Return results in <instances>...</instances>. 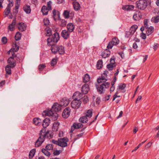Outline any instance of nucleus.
Here are the masks:
<instances>
[{
    "label": "nucleus",
    "mask_w": 159,
    "mask_h": 159,
    "mask_svg": "<svg viewBox=\"0 0 159 159\" xmlns=\"http://www.w3.org/2000/svg\"><path fill=\"white\" fill-rule=\"evenodd\" d=\"M44 129H42L40 131L39 136L35 143V147H39L44 141L45 138L47 137L49 139H51L53 137L52 133L50 134L49 131H45Z\"/></svg>",
    "instance_id": "f257e3e1"
},
{
    "label": "nucleus",
    "mask_w": 159,
    "mask_h": 159,
    "mask_svg": "<svg viewBox=\"0 0 159 159\" xmlns=\"http://www.w3.org/2000/svg\"><path fill=\"white\" fill-rule=\"evenodd\" d=\"M60 39V36L59 34L57 32H55L52 35V37L48 38L47 39L48 45L49 46L55 45L53 43H52L53 42L57 43Z\"/></svg>",
    "instance_id": "f03ea898"
},
{
    "label": "nucleus",
    "mask_w": 159,
    "mask_h": 159,
    "mask_svg": "<svg viewBox=\"0 0 159 159\" xmlns=\"http://www.w3.org/2000/svg\"><path fill=\"white\" fill-rule=\"evenodd\" d=\"M51 50L52 53L56 54L58 52L59 54L63 55L65 52V48L64 46L61 45H55L52 46Z\"/></svg>",
    "instance_id": "7ed1b4c3"
},
{
    "label": "nucleus",
    "mask_w": 159,
    "mask_h": 159,
    "mask_svg": "<svg viewBox=\"0 0 159 159\" xmlns=\"http://www.w3.org/2000/svg\"><path fill=\"white\" fill-rule=\"evenodd\" d=\"M110 84L109 82H105L100 85H96V87L97 91L100 94H102L104 92L105 89L109 87Z\"/></svg>",
    "instance_id": "20e7f679"
},
{
    "label": "nucleus",
    "mask_w": 159,
    "mask_h": 159,
    "mask_svg": "<svg viewBox=\"0 0 159 159\" xmlns=\"http://www.w3.org/2000/svg\"><path fill=\"white\" fill-rule=\"evenodd\" d=\"M137 7L140 10H144L148 6L147 2L143 0H139L136 2Z\"/></svg>",
    "instance_id": "39448f33"
},
{
    "label": "nucleus",
    "mask_w": 159,
    "mask_h": 159,
    "mask_svg": "<svg viewBox=\"0 0 159 159\" xmlns=\"http://www.w3.org/2000/svg\"><path fill=\"white\" fill-rule=\"evenodd\" d=\"M61 105L60 104H59L57 103H55L53 106L52 107V110L55 112V117L54 118V120H56L58 117V115L57 113V112L61 111Z\"/></svg>",
    "instance_id": "423d86ee"
},
{
    "label": "nucleus",
    "mask_w": 159,
    "mask_h": 159,
    "mask_svg": "<svg viewBox=\"0 0 159 159\" xmlns=\"http://www.w3.org/2000/svg\"><path fill=\"white\" fill-rule=\"evenodd\" d=\"M68 141V139L66 137L59 139V144L58 145L62 147H65L67 146V142Z\"/></svg>",
    "instance_id": "0eeeda50"
},
{
    "label": "nucleus",
    "mask_w": 159,
    "mask_h": 159,
    "mask_svg": "<svg viewBox=\"0 0 159 159\" xmlns=\"http://www.w3.org/2000/svg\"><path fill=\"white\" fill-rule=\"evenodd\" d=\"M81 101L79 100H73L71 103V107L74 109H77L80 106Z\"/></svg>",
    "instance_id": "6e6552de"
},
{
    "label": "nucleus",
    "mask_w": 159,
    "mask_h": 159,
    "mask_svg": "<svg viewBox=\"0 0 159 159\" xmlns=\"http://www.w3.org/2000/svg\"><path fill=\"white\" fill-rule=\"evenodd\" d=\"M70 109L69 107L65 108L62 113V117L65 118H67L70 114Z\"/></svg>",
    "instance_id": "1a4fd4ad"
},
{
    "label": "nucleus",
    "mask_w": 159,
    "mask_h": 159,
    "mask_svg": "<svg viewBox=\"0 0 159 159\" xmlns=\"http://www.w3.org/2000/svg\"><path fill=\"white\" fill-rule=\"evenodd\" d=\"M43 116H52V117H54L55 115V112L53 111L52 108L50 110H48L47 111L45 110L43 111L42 113Z\"/></svg>",
    "instance_id": "9d476101"
},
{
    "label": "nucleus",
    "mask_w": 159,
    "mask_h": 159,
    "mask_svg": "<svg viewBox=\"0 0 159 159\" xmlns=\"http://www.w3.org/2000/svg\"><path fill=\"white\" fill-rule=\"evenodd\" d=\"M89 85L87 84H85L82 87L81 90L82 93L83 94H87L89 90Z\"/></svg>",
    "instance_id": "9b49d317"
},
{
    "label": "nucleus",
    "mask_w": 159,
    "mask_h": 159,
    "mask_svg": "<svg viewBox=\"0 0 159 159\" xmlns=\"http://www.w3.org/2000/svg\"><path fill=\"white\" fill-rule=\"evenodd\" d=\"M83 94L79 92H75L72 97V98L74 100H80L82 98Z\"/></svg>",
    "instance_id": "f8f14e48"
},
{
    "label": "nucleus",
    "mask_w": 159,
    "mask_h": 159,
    "mask_svg": "<svg viewBox=\"0 0 159 159\" xmlns=\"http://www.w3.org/2000/svg\"><path fill=\"white\" fill-rule=\"evenodd\" d=\"M70 32L66 30H63L61 33V36L65 39H68L70 37Z\"/></svg>",
    "instance_id": "ddd939ff"
},
{
    "label": "nucleus",
    "mask_w": 159,
    "mask_h": 159,
    "mask_svg": "<svg viewBox=\"0 0 159 159\" xmlns=\"http://www.w3.org/2000/svg\"><path fill=\"white\" fill-rule=\"evenodd\" d=\"M7 63L9 64L12 68H14L16 66V63L14 58L10 57L7 60Z\"/></svg>",
    "instance_id": "4468645a"
},
{
    "label": "nucleus",
    "mask_w": 159,
    "mask_h": 159,
    "mask_svg": "<svg viewBox=\"0 0 159 159\" xmlns=\"http://www.w3.org/2000/svg\"><path fill=\"white\" fill-rule=\"evenodd\" d=\"M70 102L69 99L66 97L63 98L60 101V103L62 106L66 107Z\"/></svg>",
    "instance_id": "2eb2a0df"
},
{
    "label": "nucleus",
    "mask_w": 159,
    "mask_h": 159,
    "mask_svg": "<svg viewBox=\"0 0 159 159\" xmlns=\"http://www.w3.org/2000/svg\"><path fill=\"white\" fill-rule=\"evenodd\" d=\"M52 14L53 18L55 20H56L59 18L60 13L58 10L54 9L52 10Z\"/></svg>",
    "instance_id": "dca6fc26"
},
{
    "label": "nucleus",
    "mask_w": 159,
    "mask_h": 159,
    "mask_svg": "<svg viewBox=\"0 0 159 159\" xmlns=\"http://www.w3.org/2000/svg\"><path fill=\"white\" fill-rule=\"evenodd\" d=\"M111 52L109 50L106 49L103 52H102L101 56L103 58H105L109 57L110 55Z\"/></svg>",
    "instance_id": "f3484780"
},
{
    "label": "nucleus",
    "mask_w": 159,
    "mask_h": 159,
    "mask_svg": "<svg viewBox=\"0 0 159 159\" xmlns=\"http://www.w3.org/2000/svg\"><path fill=\"white\" fill-rule=\"evenodd\" d=\"M50 123V120L49 118H46L43 120L42 126L44 128H47Z\"/></svg>",
    "instance_id": "a211bd4d"
},
{
    "label": "nucleus",
    "mask_w": 159,
    "mask_h": 159,
    "mask_svg": "<svg viewBox=\"0 0 159 159\" xmlns=\"http://www.w3.org/2000/svg\"><path fill=\"white\" fill-rule=\"evenodd\" d=\"M26 25L23 23L20 22L18 24V29L21 31H24L26 29Z\"/></svg>",
    "instance_id": "6ab92c4d"
},
{
    "label": "nucleus",
    "mask_w": 159,
    "mask_h": 159,
    "mask_svg": "<svg viewBox=\"0 0 159 159\" xmlns=\"http://www.w3.org/2000/svg\"><path fill=\"white\" fill-rule=\"evenodd\" d=\"M67 30L70 32L71 33L75 29V26L72 23H70L67 25Z\"/></svg>",
    "instance_id": "aec40b11"
},
{
    "label": "nucleus",
    "mask_w": 159,
    "mask_h": 159,
    "mask_svg": "<svg viewBox=\"0 0 159 159\" xmlns=\"http://www.w3.org/2000/svg\"><path fill=\"white\" fill-rule=\"evenodd\" d=\"M138 26L136 25H132L130 28L129 31L128 32V34H131L132 35L136 31L138 28Z\"/></svg>",
    "instance_id": "412c9836"
},
{
    "label": "nucleus",
    "mask_w": 159,
    "mask_h": 159,
    "mask_svg": "<svg viewBox=\"0 0 159 159\" xmlns=\"http://www.w3.org/2000/svg\"><path fill=\"white\" fill-rule=\"evenodd\" d=\"M33 122V123L36 125L39 126L41 124V120L38 117L34 118Z\"/></svg>",
    "instance_id": "4be33fe9"
},
{
    "label": "nucleus",
    "mask_w": 159,
    "mask_h": 159,
    "mask_svg": "<svg viewBox=\"0 0 159 159\" xmlns=\"http://www.w3.org/2000/svg\"><path fill=\"white\" fill-rule=\"evenodd\" d=\"M134 7L133 5H126L123 6L122 7V9L125 11H130L134 9Z\"/></svg>",
    "instance_id": "5701e85b"
},
{
    "label": "nucleus",
    "mask_w": 159,
    "mask_h": 159,
    "mask_svg": "<svg viewBox=\"0 0 159 159\" xmlns=\"http://www.w3.org/2000/svg\"><path fill=\"white\" fill-rule=\"evenodd\" d=\"M16 23V19L13 20L11 23L8 26L9 29L11 31H13L14 30L15 26Z\"/></svg>",
    "instance_id": "b1692460"
},
{
    "label": "nucleus",
    "mask_w": 159,
    "mask_h": 159,
    "mask_svg": "<svg viewBox=\"0 0 159 159\" xmlns=\"http://www.w3.org/2000/svg\"><path fill=\"white\" fill-rule=\"evenodd\" d=\"M23 10L27 14H29L30 13L31 9L30 6L28 5H25L23 7Z\"/></svg>",
    "instance_id": "393cba45"
},
{
    "label": "nucleus",
    "mask_w": 159,
    "mask_h": 159,
    "mask_svg": "<svg viewBox=\"0 0 159 159\" xmlns=\"http://www.w3.org/2000/svg\"><path fill=\"white\" fill-rule=\"evenodd\" d=\"M51 10H49L46 6H43L42 7L41 11L43 15H47L48 14V11Z\"/></svg>",
    "instance_id": "a878e982"
},
{
    "label": "nucleus",
    "mask_w": 159,
    "mask_h": 159,
    "mask_svg": "<svg viewBox=\"0 0 159 159\" xmlns=\"http://www.w3.org/2000/svg\"><path fill=\"white\" fill-rule=\"evenodd\" d=\"M146 34L148 35H149L152 34L154 31V27L152 26H150L148 28H147Z\"/></svg>",
    "instance_id": "bb28decb"
},
{
    "label": "nucleus",
    "mask_w": 159,
    "mask_h": 159,
    "mask_svg": "<svg viewBox=\"0 0 159 159\" xmlns=\"http://www.w3.org/2000/svg\"><path fill=\"white\" fill-rule=\"evenodd\" d=\"M59 123L57 122L54 123L52 127V130L53 131H57L58 130Z\"/></svg>",
    "instance_id": "cd10ccee"
},
{
    "label": "nucleus",
    "mask_w": 159,
    "mask_h": 159,
    "mask_svg": "<svg viewBox=\"0 0 159 159\" xmlns=\"http://www.w3.org/2000/svg\"><path fill=\"white\" fill-rule=\"evenodd\" d=\"M83 82L84 83H86L89 82L90 80V77L88 74L85 75L83 77Z\"/></svg>",
    "instance_id": "c85d7f7f"
},
{
    "label": "nucleus",
    "mask_w": 159,
    "mask_h": 159,
    "mask_svg": "<svg viewBox=\"0 0 159 159\" xmlns=\"http://www.w3.org/2000/svg\"><path fill=\"white\" fill-rule=\"evenodd\" d=\"M73 5L74 9L76 11L79 10L80 8V6L78 2H73Z\"/></svg>",
    "instance_id": "c756f323"
},
{
    "label": "nucleus",
    "mask_w": 159,
    "mask_h": 159,
    "mask_svg": "<svg viewBox=\"0 0 159 159\" xmlns=\"http://www.w3.org/2000/svg\"><path fill=\"white\" fill-rule=\"evenodd\" d=\"M92 114L93 110L92 109H90L87 110V112L85 113V115H84L87 117H88L90 118L92 116Z\"/></svg>",
    "instance_id": "7c9ffc66"
},
{
    "label": "nucleus",
    "mask_w": 159,
    "mask_h": 159,
    "mask_svg": "<svg viewBox=\"0 0 159 159\" xmlns=\"http://www.w3.org/2000/svg\"><path fill=\"white\" fill-rule=\"evenodd\" d=\"M97 68L98 69H100L103 67V62L102 60H99L97 63Z\"/></svg>",
    "instance_id": "2f4dec72"
},
{
    "label": "nucleus",
    "mask_w": 159,
    "mask_h": 159,
    "mask_svg": "<svg viewBox=\"0 0 159 159\" xmlns=\"http://www.w3.org/2000/svg\"><path fill=\"white\" fill-rule=\"evenodd\" d=\"M11 67L9 65H7L5 68V70L7 74L8 75H11Z\"/></svg>",
    "instance_id": "473e14b6"
},
{
    "label": "nucleus",
    "mask_w": 159,
    "mask_h": 159,
    "mask_svg": "<svg viewBox=\"0 0 159 159\" xmlns=\"http://www.w3.org/2000/svg\"><path fill=\"white\" fill-rule=\"evenodd\" d=\"M19 46L17 44L16 42H15L13 46V48L11 49L12 52H17L19 49Z\"/></svg>",
    "instance_id": "72a5a7b5"
},
{
    "label": "nucleus",
    "mask_w": 159,
    "mask_h": 159,
    "mask_svg": "<svg viewBox=\"0 0 159 159\" xmlns=\"http://www.w3.org/2000/svg\"><path fill=\"white\" fill-rule=\"evenodd\" d=\"M73 126L74 129H78L82 128L83 127V125L80 123H74L73 125Z\"/></svg>",
    "instance_id": "f704fd0d"
},
{
    "label": "nucleus",
    "mask_w": 159,
    "mask_h": 159,
    "mask_svg": "<svg viewBox=\"0 0 159 159\" xmlns=\"http://www.w3.org/2000/svg\"><path fill=\"white\" fill-rule=\"evenodd\" d=\"M88 120L87 117L85 116L81 117L79 119V121L83 123H87Z\"/></svg>",
    "instance_id": "c9c22d12"
},
{
    "label": "nucleus",
    "mask_w": 159,
    "mask_h": 159,
    "mask_svg": "<svg viewBox=\"0 0 159 159\" xmlns=\"http://www.w3.org/2000/svg\"><path fill=\"white\" fill-rule=\"evenodd\" d=\"M151 21L152 22L158 23L159 22V15L156 16L152 17Z\"/></svg>",
    "instance_id": "e433bc0d"
},
{
    "label": "nucleus",
    "mask_w": 159,
    "mask_h": 159,
    "mask_svg": "<svg viewBox=\"0 0 159 159\" xmlns=\"http://www.w3.org/2000/svg\"><path fill=\"white\" fill-rule=\"evenodd\" d=\"M114 45H116L118 44L119 43V40L116 37L113 38L111 41Z\"/></svg>",
    "instance_id": "4c0bfd02"
},
{
    "label": "nucleus",
    "mask_w": 159,
    "mask_h": 159,
    "mask_svg": "<svg viewBox=\"0 0 159 159\" xmlns=\"http://www.w3.org/2000/svg\"><path fill=\"white\" fill-rule=\"evenodd\" d=\"M36 152V149L34 148L32 149L30 152L29 154V158L32 159L34 156Z\"/></svg>",
    "instance_id": "58836bf2"
},
{
    "label": "nucleus",
    "mask_w": 159,
    "mask_h": 159,
    "mask_svg": "<svg viewBox=\"0 0 159 159\" xmlns=\"http://www.w3.org/2000/svg\"><path fill=\"white\" fill-rule=\"evenodd\" d=\"M107 80L105 78V77H102L101 78H99L98 79L97 82L98 84L102 83H105L107 81Z\"/></svg>",
    "instance_id": "ea45409f"
},
{
    "label": "nucleus",
    "mask_w": 159,
    "mask_h": 159,
    "mask_svg": "<svg viewBox=\"0 0 159 159\" xmlns=\"http://www.w3.org/2000/svg\"><path fill=\"white\" fill-rule=\"evenodd\" d=\"M133 18L135 20H138L141 18L139 13H135L133 16Z\"/></svg>",
    "instance_id": "a19ab883"
},
{
    "label": "nucleus",
    "mask_w": 159,
    "mask_h": 159,
    "mask_svg": "<svg viewBox=\"0 0 159 159\" xmlns=\"http://www.w3.org/2000/svg\"><path fill=\"white\" fill-rule=\"evenodd\" d=\"M21 34L19 32H17L15 37V40L16 41L20 40L21 39Z\"/></svg>",
    "instance_id": "79ce46f5"
},
{
    "label": "nucleus",
    "mask_w": 159,
    "mask_h": 159,
    "mask_svg": "<svg viewBox=\"0 0 159 159\" xmlns=\"http://www.w3.org/2000/svg\"><path fill=\"white\" fill-rule=\"evenodd\" d=\"M47 150H48L44 148H43L41 149L42 152L44 153L45 155L49 157L50 155L51 154L50 152H48Z\"/></svg>",
    "instance_id": "37998d69"
},
{
    "label": "nucleus",
    "mask_w": 159,
    "mask_h": 159,
    "mask_svg": "<svg viewBox=\"0 0 159 159\" xmlns=\"http://www.w3.org/2000/svg\"><path fill=\"white\" fill-rule=\"evenodd\" d=\"M116 66L115 64H109L107 65V67L109 70H112Z\"/></svg>",
    "instance_id": "c03bdc74"
},
{
    "label": "nucleus",
    "mask_w": 159,
    "mask_h": 159,
    "mask_svg": "<svg viewBox=\"0 0 159 159\" xmlns=\"http://www.w3.org/2000/svg\"><path fill=\"white\" fill-rule=\"evenodd\" d=\"M47 32L46 35L48 36H50L52 34V30L49 27H47L46 29Z\"/></svg>",
    "instance_id": "a18cd8bd"
},
{
    "label": "nucleus",
    "mask_w": 159,
    "mask_h": 159,
    "mask_svg": "<svg viewBox=\"0 0 159 159\" xmlns=\"http://www.w3.org/2000/svg\"><path fill=\"white\" fill-rule=\"evenodd\" d=\"M126 87V85L125 84L120 83L119 84V89L121 90H123Z\"/></svg>",
    "instance_id": "49530a36"
},
{
    "label": "nucleus",
    "mask_w": 159,
    "mask_h": 159,
    "mask_svg": "<svg viewBox=\"0 0 159 159\" xmlns=\"http://www.w3.org/2000/svg\"><path fill=\"white\" fill-rule=\"evenodd\" d=\"M11 11V9L8 8H6L4 12V15L5 17L7 16L8 14L10 13Z\"/></svg>",
    "instance_id": "de8ad7c7"
},
{
    "label": "nucleus",
    "mask_w": 159,
    "mask_h": 159,
    "mask_svg": "<svg viewBox=\"0 0 159 159\" xmlns=\"http://www.w3.org/2000/svg\"><path fill=\"white\" fill-rule=\"evenodd\" d=\"M46 66L45 64H41L39 65L38 67V69L40 71H42L43 70L44 68L46 67Z\"/></svg>",
    "instance_id": "09e8293b"
},
{
    "label": "nucleus",
    "mask_w": 159,
    "mask_h": 159,
    "mask_svg": "<svg viewBox=\"0 0 159 159\" xmlns=\"http://www.w3.org/2000/svg\"><path fill=\"white\" fill-rule=\"evenodd\" d=\"M57 58L53 59L51 62V65L52 66H54L57 63Z\"/></svg>",
    "instance_id": "8fccbe9b"
},
{
    "label": "nucleus",
    "mask_w": 159,
    "mask_h": 159,
    "mask_svg": "<svg viewBox=\"0 0 159 159\" xmlns=\"http://www.w3.org/2000/svg\"><path fill=\"white\" fill-rule=\"evenodd\" d=\"M53 146L52 144H48L45 147V149L48 150H52Z\"/></svg>",
    "instance_id": "3c124183"
},
{
    "label": "nucleus",
    "mask_w": 159,
    "mask_h": 159,
    "mask_svg": "<svg viewBox=\"0 0 159 159\" xmlns=\"http://www.w3.org/2000/svg\"><path fill=\"white\" fill-rule=\"evenodd\" d=\"M43 22L44 25L46 26H47L48 25H49L50 23L49 20L47 18H44L43 19Z\"/></svg>",
    "instance_id": "603ef678"
},
{
    "label": "nucleus",
    "mask_w": 159,
    "mask_h": 159,
    "mask_svg": "<svg viewBox=\"0 0 159 159\" xmlns=\"http://www.w3.org/2000/svg\"><path fill=\"white\" fill-rule=\"evenodd\" d=\"M63 15L65 18H68L69 17V12L67 10L64 11Z\"/></svg>",
    "instance_id": "864d4df0"
},
{
    "label": "nucleus",
    "mask_w": 159,
    "mask_h": 159,
    "mask_svg": "<svg viewBox=\"0 0 159 159\" xmlns=\"http://www.w3.org/2000/svg\"><path fill=\"white\" fill-rule=\"evenodd\" d=\"M20 7V5L17 3L16 4L15 7V12H13V14H17L18 12V9Z\"/></svg>",
    "instance_id": "5fc2aeb1"
},
{
    "label": "nucleus",
    "mask_w": 159,
    "mask_h": 159,
    "mask_svg": "<svg viewBox=\"0 0 159 159\" xmlns=\"http://www.w3.org/2000/svg\"><path fill=\"white\" fill-rule=\"evenodd\" d=\"M144 26L145 27L146 29L148 28L149 27V25H148V20L147 19H144Z\"/></svg>",
    "instance_id": "6e6d98bb"
},
{
    "label": "nucleus",
    "mask_w": 159,
    "mask_h": 159,
    "mask_svg": "<svg viewBox=\"0 0 159 159\" xmlns=\"http://www.w3.org/2000/svg\"><path fill=\"white\" fill-rule=\"evenodd\" d=\"M67 22L65 20H62L61 21L60 25L61 27H64L66 26V25Z\"/></svg>",
    "instance_id": "4d7b16f0"
},
{
    "label": "nucleus",
    "mask_w": 159,
    "mask_h": 159,
    "mask_svg": "<svg viewBox=\"0 0 159 159\" xmlns=\"http://www.w3.org/2000/svg\"><path fill=\"white\" fill-rule=\"evenodd\" d=\"M89 101L88 98L87 96H84L83 98V101L84 103H86Z\"/></svg>",
    "instance_id": "13d9d810"
},
{
    "label": "nucleus",
    "mask_w": 159,
    "mask_h": 159,
    "mask_svg": "<svg viewBox=\"0 0 159 159\" xmlns=\"http://www.w3.org/2000/svg\"><path fill=\"white\" fill-rule=\"evenodd\" d=\"M2 42L4 44H5L7 42V38L5 37H3L2 38Z\"/></svg>",
    "instance_id": "bf43d9fd"
},
{
    "label": "nucleus",
    "mask_w": 159,
    "mask_h": 159,
    "mask_svg": "<svg viewBox=\"0 0 159 159\" xmlns=\"http://www.w3.org/2000/svg\"><path fill=\"white\" fill-rule=\"evenodd\" d=\"M61 150H55L53 152V154L55 156L59 155L61 152Z\"/></svg>",
    "instance_id": "052dcab7"
},
{
    "label": "nucleus",
    "mask_w": 159,
    "mask_h": 159,
    "mask_svg": "<svg viewBox=\"0 0 159 159\" xmlns=\"http://www.w3.org/2000/svg\"><path fill=\"white\" fill-rule=\"evenodd\" d=\"M114 45H113L112 44V43L111 42V41H110L108 43L107 46V48L108 49H111L112 48V47Z\"/></svg>",
    "instance_id": "680f3d73"
},
{
    "label": "nucleus",
    "mask_w": 159,
    "mask_h": 159,
    "mask_svg": "<svg viewBox=\"0 0 159 159\" xmlns=\"http://www.w3.org/2000/svg\"><path fill=\"white\" fill-rule=\"evenodd\" d=\"M52 3V2L51 1H49L47 2V7L49 9V10H52V8L51 6V4Z\"/></svg>",
    "instance_id": "e2e57ef3"
},
{
    "label": "nucleus",
    "mask_w": 159,
    "mask_h": 159,
    "mask_svg": "<svg viewBox=\"0 0 159 159\" xmlns=\"http://www.w3.org/2000/svg\"><path fill=\"white\" fill-rule=\"evenodd\" d=\"M52 142L53 143L58 145V144H59V139H58V140L52 139Z\"/></svg>",
    "instance_id": "0e129e2a"
},
{
    "label": "nucleus",
    "mask_w": 159,
    "mask_h": 159,
    "mask_svg": "<svg viewBox=\"0 0 159 159\" xmlns=\"http://www.w3.org/2000/svg\"><path fill=\"white\" fill-rule=\"evenodd\" d=\"M115 57H112V58H111V59H110V64H115Z\"/></svg>",
    "instance_id": "69168bd1"
},
{
    "label": "nucleus",
    "mask_w": 159,
    "mask_h": 159,
    "mask_svg": "<svg viewBox=\"0 0 159 159\" xmlns=\"http://www.w3.org/2000/svg\"><path fill=\"white\" fill-rule=\"evenodd\" d=\"M141 37L143 39H146V34H145L142 32L141 34Z\"/></svg>",
    "instance_id": "338daca9"
},
{
    "label": "nucleus",
    "mask_w": 159,
    "mask_h": 159,
    "mask_svg": "<svg viewBox=\"0 0 159 159\" xmlns=\"http://www.w3.org/2000/svg\"><path fill=\"white\" fill-rule=\"evenodd\" d=\"M159 46V44L158 43H156L154 44L153 47V48L155 51H156L157 48H158Z\"/></svg>",
    "instance_id": "774afa93"
}]
</instances>
